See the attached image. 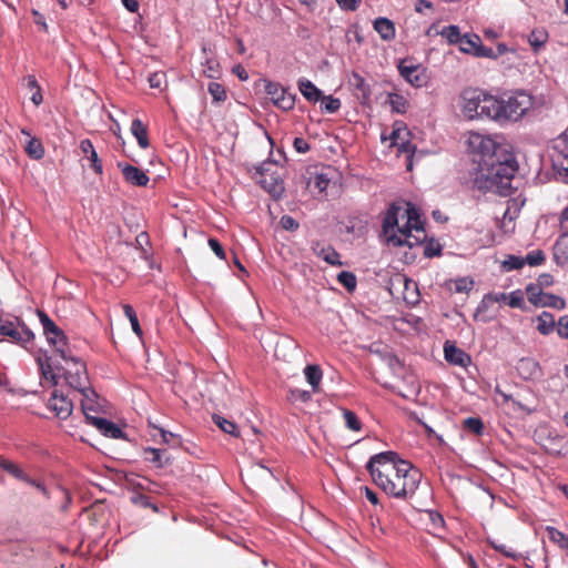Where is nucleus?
I'll return each instance as SVG.
<instances>
[{
	"mask_svg": "<svg viewBox=\"0 0 568 568\" xmlns=\"http://www.w3.org/2000/svg\"><path fill=\"white\" fill-rule=\"evenodd\" d=\"M439 33L449 44H459L463 39L459 27L455 24L444 27Z\"/></svg>",
	"mask_w": 568,
	"mask_h": 568,
	"instance_id": "obj_38",
	"label": "nucleus"
},
{
	"mask_svg": "<svg viewBox=\"0 0 568 568\" xmlns=\"http://www.w3.org/2000/svg\"><path fill=\"white\" fill-rule=\"evenodd\" d=\"M24 81H26V85L27 88L31 91L32 95H31V101L33 102L34 105H40L43 101V98H42V93H41V88L36 79L34 75H27L24 78Z\"/></svg>",
	"mask_w": 568,
	"mask_h": 568,
	"instance_id": "obj_35",
	"label": "nucleus"
},
{
	"mask_svg": "<svg viewBox=\"0 0 568 568\" xmlns=\"http://www.w3.org/2000/svg\"><path fill=\"white\" fill-rule=\"evenodd\" d=\"M480 41L481 39L479 38V36L474 33H466L463 36V39L459 43V50L464 53L475 55V52H477Z\"/></svg>",
	"mask_w": 568,
	"mask_h": 568,
	"instance_id": "obj_32",
	"label": "nucleus"
},
{
	"mask_svg": "<svg viewBox=\"0 0 568 568\" xmlns=\"http://www.w3.org/2000/svg\"><path fill=\"white\" fill-rule=\"evenodd\" d=\"M351 84L358 91L362 92L363 97L367 98L369 94V89L366 84L365 79L358 73H353Z\"/></svg>",
	"mask_w": 568,
	"mask_h": 568,
	"instance_id": "obj_49",
	"label": "nucleus"
},
{
	"mask_svg": "<svg viewBox=\"0 0 568 568\" xmlns=\"http://www.w3.org/2000/svg\"><path fill=\"white\" fill-rule=\"evenodd\" d=\"M26 151L33 159H41L44 154L41 142L36 139H32L28 142Z\"/></svg>",
	"mask_w": 568,
	"mask_h": 568,
	"instance_id": "obj_48",
	"label": "nucleus"
},
{
	"mask_svg": "<svg viewBox=\"0 0 568 568\" xmlns=\"http://www.w3.org/2000/svg\"><path fill=\"white\" fill-rule=\"evenodd\" d=\"M554 258L559 265L568 263V233L557 239L554 246Z\"/></svg>",
	"mask_w": 568,
	"mask_h": 568,
	"instance_id": "obj_30",
	"label": "nucleus"
},
{
	"mask_svg": "<svg viewBox=\"0 0 568 568\" xmlns=\"http://www.w3.org/2000/svg\"><path fill=\"white\" fill-rule=\"evenodd\" d=\"M118 166L120 168L123 179L128 184L139 187L148 185L150 179L141 169L129 163H118Z\"/></svg>",
	"mask_w": 568,
	"mask_h": 568,
	"instance_id": "obj_18",
	"label": "nucleus"
},
{
	"mask_svg": "<svg viewBox=\"0 0 568 568\" xmlns=\"http://www.w3.org/2000/svg\"><path fill=\"white\" fill-rule=\"evenodd\" d=\"M209 245L217 257H220L221 260L225 258L224 248L217 239H214V237L209 239Z\"/></svg>",
	"mask_w": 568,
	"mask_h": 568,
	"instance_id": "obj_59",
	"label": "nucleus"
},
{
	"mask_svg": "<svg viewBox=\"0 0 568 568\" xmlns=\"http://www.w3.org/2000/svg\"><path fill=\"white\" fill-rule=\"evenodd\" d=\"M293 146L298 153H306L310 151V144L303 138H295L293 141Z\"/></svg>",
	"mask_w": 568,
	"mask_h": 568,
	"instance_id": "obj_63",
	"label": "nucleus"
},
{
	"mask_svg": "<svg viewBox=\"0 0 568 568\" xmlns=\"http://www.w3.org/2000/svg\"><path fill=\"white\" fill-rule=\"evenodd\" d=\"M525 265L524 258L509 255L508 258L504 262V266L508 270H519Z\"/></svg>",
	"mask_w": 568,
	"mask_h": 568,
	"instance_id": "obj_57",
	"label": "nucleus"
},
{
	"mask_svg": "<svg viewBox=\"0 0 568 568\" xmlns=\"http://www.w3.org/2000/svg\"><path fill=\"white\" fill-rule=\"evenodd\" d=\"M280 224L285 231L291 232L296 231L300 226L298 222L290 215H283L280 220Z\"/></svg>",
	"mask_w": 568,
	"mask_h": 568,
	"instance_id": "obj_56",
	"label": "nucleus"
},
{
	"mask_svg": "<svg viewBox=\"0 0 568 568\" xmlns=\"http://www.w3.org/2000/svg\"><path fill=\"white\" fill-rule=\"evenodd\" d=\"M329 184V180L324 174H318L314 179V186L320 192H324Z\"/></svg>",
	"mask_w": 568,
	"mask_h": 568,
	"instance_id": "obj_62",
	"label": "nucleus"
},
{
	"mask_svg": "<svg viewBox=\"0 0 568 568\" xmlns=\"http://www.w3.org/2000/svg\"><path fill=\"white\" fill-rule=\"evenodd\" d=\"M80 150L87 156V159L90 161L91 169L97 174H99V175L102 174L103 173L102 161L100 160L91 140H89V139L82 140L80 142Z\"/></svg>",
	"mask_w": 568,
	"mask_h": 568,
	"instance_id": "obj_23",
	"label": "nucleus"
},
{
	"mask_svg": "<svg viewBox=\"0 0 568 568\" xmlns=\"http://www.w3.org/2000/svg\"><path fill=\"white\" fill-rule=\"evenodd\" d=\"M0 335L28 349L33 344L34 334L18 318L8 320L0 316Z\"/></svg>",
	"mask_w": 568,
	"mask_h": 568,
	"instance_id": "obj_7",
	"label": "nucleus"
},
{
	"mask_svg": "<svg viewBox=\"0 0 568 568\" xmlns=\"http://www.w3.org/2000/svg\"><path fill=\"white\" fill-rule=\"evenodd\" d=\"M366 468L373 483L386 495L396 499L412 498L423 476L416 467L399 458L394 452L373 455Z\"/></svg>",
	"mask_w": 568,
	"mask_h": 568,
	"instance_id": "obj_1",
	"label": "nucleus"
},
{
	"mask_svg": "<svg viewBox=\"0 0 568 568\" xmlns=\"http://www.w3.org/2000/svg\"><path fill=\"white\" fill-rule=\"evenodd\" d=\"M463 427L476 435H481L484 432V423L478 417H467L463 422Z\"/></svg>",
	"mask_w": 568,
	"mask_h": 568,
	"instance_id": "obj_45",
	"label": "nucleus"
},
{
	"mask_svg": "<svg viewBox=\"0 0 568 568\" xmlns=\"http://www.w3.org/2000/svg\"><path fill=\"white\" fill-rule=\"evenodd\" d=\"M552 165L568 176V128L554 141Z\"/></svg>",
	"mask_w": 568,
	"mask_h": 568,
	"instance_id": "obj_13",
	"label": "nucleus"
},
{
	"mask_svg": "<svg viewBox=\"0 0 568 568\" xmlns=\"http://www.w3.org/2000/svg\"><path fill=\"white\" fill-rule=\"evenodd\" d=\"M397 70L400 77L415 88H423L428 83L427 69L423 64L415 62L413 58L399 60Z\"/></svg>",
	"mask_w": 568,
	"mask_h": 568,
	"instance_id": "obj_8",
	"label": "nucleus"
},
{
	"mask_svg": "<svg viewBox=\"0 0 568 568\" xmlns=\"http://www.w3.org/2000/svg\"><path fill=\"white\" fill-rule=\"evenodd\" d=\"M526 295L529 303L537 307H551L556 310H565L566 301L557 295L545 293L539 285H527Z\"/></svg>",
	"mask_w": 568,
	"mask_h": 568,
	"instance_id": "obj_11",
	"label": "nucleus"
},
{
	"mask_svg": "<svg viewBox=\"0 0 568 568\" xmlns=\"http://www.w3.org/2000/svg\"><path fill=\"white\" fill-rule=\"evenodd\" d=\"M546 531L551 542L556 544L561 549L568 548V536L566 534L551 526H548Z\"/></svg>",
	"mask_w": 568,
	"mask_h": 568,
	"instance_id": "obj_37",
	"label": "nucleus"
},
{
	"mask_svg": "<svg viewBox=\"0 0 568 568\" xmlns=\"http://www.w3.org/2000/svg\"><path fill=\"white\" fill-rule=\"evenodd\" d=\"M321 100H322L321 109H322V111H324L326 113H335L341 108L339 99L334 98L333 95H327V97L322 95Z\"/></svg>",
	"mask_w": 568,
	"mask_h": 568,
	"instance_id": "obj_46",
	"label": "nucleus"
},
{
	"mask_svg": "<svg viewBox=\"0 0 568 568\" xmlns=\"http://www.w3.org/2000/svg\"><path fill=\"white\" fill-rule=\"evenodd\" d=\"M557 334L562 339H568V315H562L557 321Z\"/></svg>",
	"mask_w": 568,
	"mask_h": 568,
	"instance_id": "obj_54",
	"label": "nucleus"
},
{
	"mask_svg": "<svg viewBox=\"0 0 568 568\" xmlns=\"http://www.w3.org/2000/svg\"><path fill=\"white\" fill-rule=\"evenodd\" d=\"M442 245L439 244L438 241L432 239L429 241H427L425 243V246H424V256L425 257H428V258H432V257H435V256H440L442 255Z\"/></svg>",
	"mask_w": 568,
	"mask_h": 568,
	"instance_id": "obj_47",
	"label": "nucleus"
},
{
	"mask_svg": "<svg viewBox=\"0 0 568 568\" xmlns=\"http://www.w3.org/2000/svg\"><path fill=\"white\" fill-rule=\"evenodd\" d=\"M337 281L341 285H343L347 291L352 292L356 288V276L348 271H343L337 275Z\"/></svg>",
	"mask_w": 568,
	"mask_h": 568,
	"instance_id": "obj_44",
	"label": "nucleus"
},
{
	"mask_svg": "<svg viewBox=\"0 0 568 568\" xmlns=\"http://www.w3.org/2000/svg\"><path fill=\"white\" fill-rule=\"evenodd\" d=\"M532 106V97L525 91H516L503 98V122L520 120Z\"/></svg>",
	"mask_w": 568,
	"mask_h": 568,
	"instance_id": "obj_6",
	"label": "nucleus"
},
{
	"mask_svg": "<svg viewBox=\"0 0 568 568\" xmlns=\"http://www.w3.org/2000/svg\"><path fill=\"white\" fill-rule=\"evenodd\" d=\"M95 426L104 436L110 438H122V430L113 423L102 417H92L90 423Z\"/></svg>",
	"mask_w": 568,
	"mask_h": 568,
	"instance_id": "obj_24",
	"label": "nucleus"
},
{
	"mask_svg": "<svg viewBox=\"0 0 568 568\" xmlns=\"http://www.w3.org/2000/svg\"><path fill=\"white\" fill-rule=\"evenodd\" d=\"M48 408L53 412L58 418L67 419L73 410V404L68 396L59 394L55 389L48 400Z\"/></svg>",
	"mask_w": 568,
	"mask_h": 568,
	"instance_id": "obj_17",
	"label": "nucleus"
},
{
	"mask_svg": "<svg viewBox=\"0 0 568 568\" xmlns=\"http://www.w3.org/2000/svg\"><path fill=\"white\" fill-rule=\"evenodd\" d=\"M460 111L467 120L483 118V90L478 88H466L459 95Z\"/></svg>",
	"mask_w": 568,
	"mask_h": 568,
	"instance_id": "obj_9",
	"label": "nucleus"
},
{
	"mask_svg": "<svg viewBox=\"0 0 568 568\" xmlns=\"http://www.w3.org/2000/svg\"><path fill=\"white\" fill-rule=\"evenodd\" d=\"M132 503L142 508H152L154 511H158V507L153 505L150 498L146 495L138 494L132 497Z\"/></svg>",
	"mask_w": 568,
	"mask_h": 568,
	"instance_id": "obj_52",
	"label": "nucleus"
},
{
	"mask_svg": "<svg viewBox=\"0 0 568 568\" xmlns=\"http://www.w3.org/2000/svg\"><path fill=\"white\" fill-rule=\"evenodd\" d=\"M204 54V60L201 62L202 64V73L204 77L209 79H219L222 74V67L217 58L209 51L206 48L202 49Z\"/></svg>",
	"mask_w": 568,
	"mask_h": 568,
	"instance_id": "obj_20",
	"label": "nucleus"
},
{
	"mask_svg": "<svg viewBox=\"0 0 568 568\" xmlns=\"http://www.w3.org/2000/svg\"><path fill=\"white\" fill-rule=\"evenodd\" d=\"M554 284V277L550 274L544 273L539 275L536 283H529L528 285H539L540 290L549 287Z\"/></svg>",
	"mask_w": 568,
	"mask_h": 568,
	"instance_id": "obj_60",
	"label": "nucleus"
},
{
	"mask_svg": "<svg viewBox=\"0 0 568 568\" xmlns=\"http://www.w3.org/2000/svg\"><path fill=\"white\" fill-rule=\"evenodd\" d=\"M343 418L345 422L346 427L352 432H359L362 430L363 424L359 420L358 416L351 409L343 408Z\"/></svg>",
	"mask_w": 568,
	"mask_h": 568,
	"instance_id": "obj_39",
	"label": "nucleus"
},
{
	"mask_svg": "<svg viewBox=\"0 0 568 568\" xmlns=\"http://www.w3.org/2000/svg\"><path fill=\"white\" fill-rule=\"evenodd\" d=\"M304 375L307 383L312 386L313 393H318L323 378V371L320 365L311 364L304 368Z\"/></svg>",
	"mask_w": 568,
	"mask_h": 568,
	"instance_id": "obj_29",
	"label": "nucleus"
},
{
	"mask_svg": "<svg viewBox=\"0 0 568 568\" xmlns=\"http://www.w3.org/2000/svg\"><path fill=\"white\" fill-rule=\"evenodd\" d=\"M207 90L214 102H224L227 98L224 85L219 82H210Z\"/></svg>",
	"mask_w": 568,
	"mask_h": 568,
	"instance_id": "obj_43",
	"label": "nucleus"
},
{
	"mask_svg": "<svg viewBox=\"0 0 568 568\" xmlns=\"http://www.w3.org/2000/svg\"><path fill=\"white\" fill-rule=\"evenodd\" d=\"M444 356L448 363L462 367H466L470 363V356L468 354L448 342H446L444 346Z\"/></svg>",
	"mask_w": 568,
	"mask_h": 568,
	"instance_id": "obj_22",
	"label": "nucleus"
},
{
	"mask_svg": "<svg viewBox=\"0 0 568 568\" xmlns=\"http://www.w3.org/2000/svg\"><path fill=\"white\" fill-rule=\"evenodd\" d=\"M338 7L344 11H355L361 6L362 0H335Z\"/></svg>",
	"mask_w": 568,
	"mask_h": 568,
	"instance_id": "obj_58",
	"label": "nucleus"
},
{
	"mask_svg": "<svg viewBox=\"0 0 568 568\" xmlns=\"http://www.w3.org/2000/svg\"><path fill=\"white\" fill-rule=\"evenodd\" d=\"M475 57L497 59V54H495V51L491 48L483 45L481 42L479 43L477 52H475Z\"/></svg>",
	"mask_w": 568,
	"mask_h": 568,
	"instance_id": "obj_61",
	"label": "nucleus"
},
{
	"mask_svg": "<svg viewBox=\"0 0 568 568\" xmlns=\"http://www.w3.org/2000/svg\"><path fill=\"white\" fill-rule=\"evenodd\" d=\"M130 130L141 149L149 148L150 141L148 126L140 119H134L132 121Z\"/></svg>",
	"mask_w": 568,
	"mask_h": 568,
	"instance_id": "obj_28",
	"label": "nucleus"
},
{
	"mask_svg": "<svg viewBox=\"0 0 568 568\" xmlns=\"http://www.w3.org/2000/svg\"><path fill=\"white\" fill-rule=\"evenodd\" d=\"M266 93L270 95L274 105L283 111H290L295 105V94L288 92L278 83L268 82L265 87Z\"/></svg>",
	"mask_w": 568,
	"mask_h": 568,
	"instance_id": "obj_14",
	"label": "nucleus"
},
{
	"mask_svg": "<svg viewBox=\"0 0 568 568\" xmlns=\"http://www.w3.org/2000/svg\"><path fill=\"white\" fill-rule=\"evenodd\" d=\"M536 321H537V331L541 334V335H549L551 334L555 329L557 331V321L555 320L554 315L549 312H541L537 317H536Z\"/></svg>",
	"mask_w": 568,
	"mask_h": 568,
	"instance_id": "obj_27",
	"label": "nucleus"
},
{
	"mask_svg": "<svg viewBox=\"0 0 568 568\" xmlns=\"http://www.w3.org/2000/svg\"><path fill=\"white\" fill-rule=\"evenodd\" d=\"M212 419L214 424L224 433L230 434L234 437H237L240 435L237 426L232 420L226 419L225 417L214 414L212 416Z\"/></svg>",
	"mask_w": 568,
	"mask_h": 568,
	"instance_id": "obj_34",
	"label": "nucleus"
},
{
	"mask_svg": "<svg viewBox=\"0 0 568 568\" xmlns=\"http://www.w3.org/2000/svg\"><path fill=\"white\" fill-rule=\"evenodd\" d=\"M547 40L548 32L542 28L534 29L528 36V42L535 52H538L541 48H544Z\"/></svg>",
	"mask_w": 568,
	"mask_h": 568,
	"instance_id": "obj_33",
	"label": "nucleus"
},
{
	"mask_svg": "<svg viewBox=\"0 0 568 568\" xmlns=\"http://www.w3.org/2000/svg\"><path fill=\"white\" fill-rule=\"evenodd\" d=\"M383 233L393 246L413 247L426 240L419 210L409 202L392 203L383 220Z\"/></svg>",
	"mask_w": 568,
	"mask_h": 568,
	"instance_id": "obj_2",
	"label": "nucleus"
},
{
	"mask_svg": "<svg viewBox=\"0 0 568 568\" xmlns=\"http://www.w3.org/2000/svg\"><path fill=\"white\" fill-rule=\"evenodd\" d=\"M277 170L278 166L273 162L263 163L258 170L260 183L273 195H281L284 190L283 181Z\"/></svg>",
	"mask_w": 568,
	"mask_h": 568,
	"instance_id": "obj_12",
	"label": "nucleus"
},
{
	"mask_svg": "<svg viewBox=\"0 0 568 568\" xmlns=\"http://www.w3.org/2000/svg\"><path fill=\"white\" fill-rule=\"evenodd\" d=\"M373 27L384 41H390L396 36L394 22L387 18L379 17L375 19Z\"/></svg>",
	"mask_w": 568,
	"mask_h": 568,
	"instance_id": "obj_26",
	"label": "nucleus"
},
{
	"mask_svg": "<svg viewBox=\"0 0 568 568\" xmlns=\"http://www.w3.org/2000/svg\"><path fill=\"white\" fill-rule=\"evenodd\" d=\"M47 341L53 345L62 358H67L70 351L67 347V336L63 331L43 312L38 311Z\"/></svg>",
	"mask_w": 568,
	"mask_h": 568,
	"instance_id": "obj_10",
	"label": "nucleus"
},
{
	"mask_svg": "<svg viewBox=\"0 0 568 568\" xmlns=\"http://www.w3.org/2000/svg\"><path fill=\"white\" fill-rule=\"evenodd\" d=\"M80 395L82 396L80 402L83 415L91 423L92 417H95L94 415H92V413H98V395L91 387H88L84 390H82Z\"/></svg>",
	"mask_w": 568,
	"mask_h": 568,
	"instance_id": "obj_21",
	"label": "nucleus"
},
{
	"mask_svg": "<svg viewBox=\"0 0 568 568\" xmlns=\"http://www.w3.org/2000/svg\"><path fill=\"white\" fill-rule=\"evenodd\" d=\"M524 304V296L521 291L517 290L508 295V305L514 308H520Z\"/></svg>",
	"mask_w": 568,
	"mask_h": 568,
	"instance_id": "obj_55",
	"label": "nucleus"
},
{
	"mask_svg": "<svg viewBox=\"0 0 568 568\" xmlns=\"http://www.w3.org/2000/svg\"><path fill=\"white\" fill-rule=\"evenodd\" d=\"M0 468L2 470H4L6 473H8L9 475H11L13 478L18 479V480H21V481H24L31 486H34L37 489H39L41 493L45 494L47 493V489L45 487L32 479L21 467L19 464L12 462V460H9L4 457H2V459H0Z\"/></svg>",
	"mask_w": 568,
	"mask_h": 568,
	"instance_id": "obj_16",
	"label": "nucleus"
},
{
	"mask_svg": "<svg viewBox=\"0 0 568 568\" xmlns=\"http://www.w3.org/2000/svg\"><path fill=\"white\" fill-rule=\"evenodd\" d=\"M37 363L39 365L41 377L45 379L50 386H57L59 376L54 372L51 358L47 355L39 356L37 358Z\"/></svg>",
	"mask_w": 568,
	"mask_h": 568,
	"instance_id": "obj_25",
	"label": "nucleus"
},
{
	"mask_svg": "<svg viewBox=\"0 0 568 568\" xmlns=\"http://www.w3.org/2000/svg\"><path fill=\"white\" fill-rule=\"evenodd\" d=\"M524 261H525V263H527L530 266L540 265L545 262V254L540 250L532 251L526 255Z\"/></svg>",
	"mask_w": 568,
	"mask_h": 568,
	"instance_id": "obj_50",
	"label": "nucleus"
},
{
	"mask_svg": "<svg viewBox=\"0 0 568 568\" xmlns=\"http://www.w3.org/2000/svg\"><path fill=\"white\" fill-rule=\"evenodd\" d=\"M518 170V164L511 153L505 152L498 158L484 162L476 173L474 184L479 191L493 192L501 196L511 193V182Z\"/></svg>",
	"mask_w": 568,
	"mask_h": 568,
	"instance_id": "obj_3",
	"label": "nucleus"
},
{
	"mask_svg": "<svg viewBox=\"0 0 568 568\" xmlns=\"http://www.w3.org/2000/svg\"><path fill=\"white\" fill-rule=\"evenodd\" d=\"M164 452L158 448L148 447L144 449L145 459L158 467H163L165 464L169 463V459L165 460L162 459V454Z\"/></svg>",
	"mask_w": 568,
	"mask_h": 568,
	"instance_id": "obj_41",
	"label": "nucleus"
},
{
	"mask_svg": "<svg viewBox=\"0 0 568 568\" xmlns=\"http://www.w3.org/2000/svg\"><path fill=\"white\" fill-rule=\"evenodd\" d=\"M123 312H124V315L128 317V320L131 323L132 331L139 337H141L143 332H142V328L140 326V323H139V320H138V316H136V313H135L134 308L130 304H125V305H123Z\"/></svg>",
	"mask_w": 568,
	"mask_h": 568,
	"instance_id": "obj_42",
	"label": "nucleus"
},
{
	"mask_svg": "<svg viewBox=\"0 0 568 568\" xmlns=\"http://www.w3.org/2000/svg\"><path fill=\"white\" fill-rule=\"evenodd\" d=\"M517 369L525 378H530L539 369V364L531 358H521L518 363Z\"/></svg>",
	"mask_w": 568,
	"mask_h": 568,
	"instance_id": "obj_36",
	"label": "nucleus"
},
{
	"mask_svg": "<svg viewBox=\"0 0 568 568\" xmlns=\"http://www.w3.org/2000/svg\"><path fill=\"white\" fill-rule=\"evenodd\" d=\"M290 398L295 402L307 403L312 398V394L308 390L292 389L290 392Z\"/></svg>",
	"mask_w": 568,
	"mask_h": 568,
	"instance_id": "obj_53",
	"label": "nucleus"
},
{
	"mask_svg": "<svg viewBox=\"0 0 568 568\" xmlns=\"http://www.w3.org/2000/svg\"><path fill=\"white\" fill-rule=\"evenodd\" d=\"M148 81L151 88L161 89L163 83L166 82V75L162 71L154 72L150 74Z\"/></svg>",
	"mask_w": 568,
	"mask_h": 568,
	"instance_id": "obj_51",
	"label": "nucleus"
},
{
	"mask_svg": "<svg viewBox=\"0 0 568 568\" xmlns=\"http://www.w3.org/2000/svg\"><path fill=\"white\" fill-rule=\"evenodd\" d=\"M467 143L470 152L479 156L477 160L479 166L484 162L491 161L506 152L490 136L477 132L469 133Z\"/></svg>",
	"mask_w": 568,
	"mask_h": 568,
	"instance_id": "obj_4",
	"label": "nucleus"
},
{
	"mask_svg": "<svg viewBox=\"0 0 568 568\" xmlns=\"http://www.w3.org/2000/svg\"><path fill=\"white\" fill-rule=\"evenodd\" d=\"M495 392L501 396L503 403L511 402L514 406H518L519 409L525 410V407L519 402L515 400L511 395L504 393L499 387H496Z\"/></svg>",
	"mask_w": 568,
	"mask_h": 568,
	"instance_id": "obj_64",
	"label": "nucleus"
},
{
	"mask_svg": "<svg viewBox=\"0 0 568 568\" xmlns=\"http://www.w3.org/2000/svg\"><path fill=\"white\" fill-rule=\"evenodd\" d=\"M483 118L503 122V98H497L483 90Z\"/></svg>",
	"mask_w": 568,
	"mask_h": 568,
	"instance_id": "obj_15",
	"label": "nucleus"
},
{
	"mask_svg": "<svg viewBox=\"0 0 568 568\" xmlns=\"http://www.w3.org/2000/svg\"><path fill=\"white\" fill-rule=\"evenodd\" d=\"M65 365L61 367L65 383L78 393L90 387L88 372L85 364L79 358L67 353V358H63Z\"/></svg>",
	"mask_w": 568,
	"mask_h": 568,
	"instance_id": "obj_5",
	"label": "nucleus"
},
{
	"mask_svg": "<svg viewBox=\"0 0 568 568\" xmlns=\"http://www.w3.org/2000/svg\"><path fill=\"white\" fill-rule=\"evenodd\" d=\"M298 89L302 95L310 102H317L322 98V92L310 80H301Z\"/></svg>",
	"mask_w": 568,
	"mask_h": 568,
	"instance_id": "obj_31",
	"label": "nucleus"
},
{
	"mask_svg": "<svg viewBox=\"0 0 568 568\" xmlns=\"http://www.w3.org/2000/svg\"><path fill=\"white\" fill-rule=\"evenodd\" d=\"M388 103L390 104L392 110L396 113H405L408 108L407 100L398 93H389Z\"/></svg>",
	"mask_w": 568,
	"mask_h": 568,
	"instance_id": "obj_40",
	"label": "nucleus"
},
{
	"mask_svg": "<svg viewBox=\"0 0 568 568\" xmlns=\"http://www.w3.org/2000/svg\"><path fill=\"white\" fill-rule=\"evenodd\" d=\"M311 248L315 255L323 258L327 264L334 266L343 265L342 261L339 260V253L333 246L324 245L316 241L312 243Z\"/></svg>",
	"mask_w": 568,
	"mask_h": 568,
	"instance_id": "obj_19",
	"label": "nucleus"
}]
</instances>
